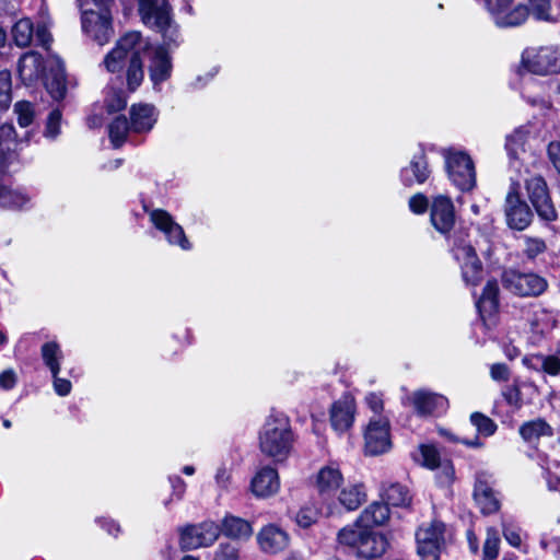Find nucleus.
Instances as JSON below:
<instances>
[{
    "mask_svg": "<svg viewBox=\"0 0 560 560\" xmlns=\"http://www.w3.org/2000/svg\"><path fill=\"white\" fill-rule=\"evenodd\" d=\"M15 130L12 125L5 124L0 127V152L5 153L14 150Z\"/></svg>",
    "mask_w": 560,
    "mask_h": 560,
    "instance_id": "49530a36",
    "label": "nucleus"
},
{
    "mask_svg": "<svg viewBox=\"0 0 560 560\" xmlns=\"http://www.w3.org/2000/svg\"><path fill=\"white\" fill-rule=\"evenodd\" d=\"M392 447L390 425L387 417H372L364 431V450L369 455H380Z\"/></svg>",
    "mask_w": 560,
    "mask_h": 560,
    "instance_id": "9b49d317",
    "label": "nucleus"
},
{
    "mask_svg": "<svg viewBox=\"0 0 560 560\" xmlns=\"http://www.w3.org/2000/svg\"><path fill=\"white\" fill-rule=\"evenodd\" d=\"M16 384V374L12 369L5 370L0 374V387L2 389H11Z\"/></svg>",
    "mask_w": 560,
    "mask_h": 560,
    "instance_id": "69168bd1",
    "label": "nucleus"
},
{
    "mask_svg": "<svg viewBox=\"0 0 560 560\" xmlns=\"http://www.w3.org/2000/svg\"><path fill=\"white\" fill-rule=\"evenodd\" d=\"M338 541L351 548L358 557L366 559L383 555L387 545L385 537L360 522V517L339 530Z\"/></svg>",
    "mask_w": 560,
    "mask_h": 560,
    "instance_id": "7ed1b4c3",
    "label": "nucleus"
},
{
    "mask_svg": "<svg viewBox=\"0 0 560 560\" xmlns=\"http://www.w3.org/2000/svg\"><path fill=\"white\" fill-rule=\"evenodd\" d=\"M48 68V60L45 61L42 55L33 50L23 54L18 62V73L25 85L43 81Z\"/></svg>",
    "mask_w": 560,
    "mask_h": 560,
    "instance_id": "aec40b11",
    "label": "nucleus"
},
{
    "mask_svg": "<svg viewBox=\"0 0 560 560\" xmlns=\"http://www.w3.org/2000/svg\"><path fill=\"white\" fill-rule=\"evenodd\" d=\"M139 12L145 25L162 33L166 45L177 43L178 31L173 23L167 0H139Z\"/></svg>",
    "mask_w": 560,
    "mask_h": 560,
    "instance_id": "20e7f679",
    "label": "nucleus"
},
{
    "mask_svg": "<svg viewBox=\"0 0 560 560\" xmlns=\"http://www.w3.org/2000/svg\"><path fill=\"white\" fill-rule=\"evenodd\" d=\"M170 482L173 490V497L176 498V500H182L184 497V493L186 491V483L185 481L178 477V476H171Z\"/></svg>",
    "mask_w": 560,
    "mask_h": 560,
    "instance_id": "774afa93",
    "label": "nucleus"
},
{
    "mask_svg": "<svg viewBox=\"0 0 560 560\" xmlns=\"http://www.w3.org/2000/svg\"><path fill=\"white\" fill-rule=\"evenodd\" d=\"M520 435L527 443H535L540 438H550L553 435V429L542 418H536L524 422L518 429Z\"/></svg>",
    "mask_w": 560,
    "mask_h": 560,
    "instance_id": "2f4dec72",
    "label": "nucleus"
},
{
    "mask_svg": "<svg viewBox=\"0 0 560 560\" xmlns=\"http://www.w3.org/2000/svg\"><path fill=\"white\" fill-rule=\"evenodd\" d=\"M510 369L504 363H494L490 368V376L497 382H506L510 378Z\"/></svg>",
    "mask_w": 560,
    "mask_h": 560,
    "instance_id": "bf43d9fd",
    "label": "nucleus"
},
{
    "mask_svg": "<svg viewBox=\"0 0 560 560\" xmlns=\"http://www.w3.org/2000/svg\"><path fill=\"white\" fill-rule=\"evenodd\" d=\"M551 0H529L533 15L538 20L551 21L550 4Z\"/></svg>",
    "mask_w": 560,
    "mask_h": 560,
    "instance_id": "8fccbe9b",
    "label": "nucleus"
},
{
    "mask_svg": "<svg viewBox=\"0 0 560 560\" xmlns=\"http://www.w3.org/2000/svg\"><path fill=\"white\" fill-rule=\"evenodd\" d=\"M436 469H439L436 478L442 486H448L453 482L455 469L450 460H443Z\"/></svg>",
    "mask_w": 560,
    "mask_h": 560,
    "instance_id": "603ef678",
    "label": "nucleus"
},
{
    "mask_svg": "<svg viewBox=\"0 0 560 560\" xmlns=\"http://www.w3.org/2000/svg\"><path fill=\"white\" fill-rule=\"evenodd\" d=\"M31 200L30 195L21 188L0 183V206L9 209H21Z\"/></svg>",
    "mask_w": 560,
    "mask_h": 560,
    "instance_id": "72a5a7b5",
    "label": "nucleus"
},
{
    "mask_svg": "<svg viewBox=\"0 0 560 560\" xmlns=\"http://www.w3.org/2000/svg\"><path fill=\"white\" fill-rule=\"evenodd\" d=\"M513 0H486V7L494 23L500 27H514L523 24L528 16L526 5L517 3L506 12V5H512Z\"/></svg>",
    "mask_w": 560,
    "mask_h": 560,
    "instance_id": "4468645a",
    "label": "nucleus"
},
{
    "mask_svg": "<svg viewBox=\"0 0 560 560\" xmlns=\"http://www.w3.org/2000/svg\"><path fill=\"white\" fill-rule=\"evenodd\" d=\"M220 535V527L214 522L207 521L199 525H188L180 530L179 544L182 549H196L212 545Z\"/></svg>",
    "mask_w": 560,
    "mask_h": 560,
    "instance_id": "ddd939ff",
    "label": "nucleus"
},
{
    "mask_svg": "<svg viewBox=\"0 0 560 560\" xmlns=\"http://www.w3.org/2000/svg\"><path fill=\"white\" fill-rule=\"evenodd\" d=\"M257 540L262 551L277 553L289 545V535L282 528L269 524L258 533Z\"/></svg>",
    "mask_w": 560,
    "mask_h": 560,
    "instance_id": "c85d7f7f",
    "label": "nucleus"
},
{
    "mask_svg": "<svg viewBox=\"0 0 560 560\" xmlns=\"http://www.w3.org/2000/svg\"><path fill=\"white\" fill-rule=\"evenodd\" d=\"M318 513L312 508H303L296 514V523L303 528L310 527L317 520Z\"/></svg>",
    "mask_w": 560,
    "mask_h": 560,
    "instance_id": "5fc2aeb1",
    "label": "nucleus"
},
{
    "mask_svg": "<svg viewBox=\"0 0 560 560\" xmlns=\"http://www.w3.org/2000/svg\"><path fill=\"white\" fill-rule=\"evenodd\" d=\"M428 205V198L422 194H416L409 199V209L416 214L424 213Z\"/></svg>",
    "mask_w": 560,
    "mask_h": 560,
    "instance_id": "13d9d810",
    "label": "nucleus"
},
{
    "mask_svg": "<svg viewBox=\"0 0 560 560\" xmlns=\"http://www.w3.org/2000/svg\"><path fill=\"white\" fill-rule=\"evenodd\" d=\"M14 112L18 116V122L21 127H28L34 119V109L28 102H18L14 106Z\"/></svg>",
    "mask_w": 560,
    "mask_h": 560,
    "instance_id": "a18cd8bd",
    "label": "nucleus"
},
{
    "mask_svg": "<svg viewBox=\"0 0 560 560\" xmlns=\"http://www.w3.org/2000/svg\"><path fill=\"white\" fill-rule=\"evenodd\" d=\"M149 50V43L138 32L121 36L115 47L105 56L103 65L110 73L125 71L130 92L136 91L143 81L142 56Z\"/></svg>",
    "mask_w": 560,
    "mask_h": 560,
    "instance_id": "f257e3e1",
    "label": "nucleus"
},
{
    "mask_svg": "<svg viewBox=\"0 0 560 560\" xmlns=\"http://www.w3.org/2000/svg\"><path fill=\"white\" fill-rule=\"evenodd\" d=\"M104 104L108 113H115L126 107L127 100L121 91L107 88L105 91Z\"/></svg>",
    "mask_w": 560,
    "mask_h": 560,
    "instance_id": "37998d69",
    "label": "nucleus"
},
{
    "mask_svg": "<svg viewBox=\"0 0 560 560\" xmlns=\"http://www.w3.org/2000/svg\"><path fill=\"white\" fill-rule=\"evenodd\" d=\"M518 189V184L511 185L505 199V215L510 228L522 231L529 225L533 214L527 203L520 199Z\"/></svg>",
    "mask_w": 560,
    "mask_h": 560,
    "instance_id": "a211bd4d",
    "label": "nucleus"
},
{
    "mask_svg": "<svg viewBox=\"0 0 560 560\" xmlns=\"http://www.w3.org/2000/svg\"><path fill=\"white\" fill-rule=\"evenodd\" d=\"M477 308L479 311V314L483 320L487 319V317H491L498 310L499 302L493 301H486L482 299H479L477 301Z\"/></svg>",
    "mask_w": 560,
    "mask_h": 560,
    "instance_id": "052dcab7",
    "label": "nucleus"
},
{
    "mask_svg": "<svg viewBox=\"0 0 560 560\" xmlns=\"http://www.w3.org/2000/svg\"><path fill=\"white\" fill-rule=\"evenodd\" d=\"M430 220L436 231L448 233L455 224V211L451 198L436 196L431 205Z\"/></svg>",
    "mask_w": 560,
    "mask_h": 560,
    "instance_id": "4be33fe9",
    "label": "nucleus"
},
{
    "mask_svg": "<svg viewBox=\"0 0 560 560\" xmlns=\"http://www.w3.org/2000/svg\"><path fill=\"white\" fill-rule=\"evenodd\" d=\"M431 174L425 153L420 150L413 154L409 164L401 168L400 179L407 187L427 182Z\"/></svg>",
    "mask_w": 560,
    "mask_h": 560,
    "instance_id": "b1692460",
    "label": "nucleus"
},
{
    "mask_svg": "<svg viewBox=\"0 0 560 560\" xmlns=\"http://www.w3.org/2000/svg\"><path fill=\"white\" fill-rule=\"evenodd\" d=\"M470 422L476 428L477 432L483 436L493 435L498 429L497 423L481 412H472L470 415Z\"/></svg>",
    "mask_w": 560,
    "mask_h": 560,
    "instance_id": "a19ab883",
    "label": "nucleus"
},
{
    "mask_svg": "<svg viewBox=\"0 0 560 560\" xmlns=\"http://www.w3.org/2000/svg\"><path fill=\"white\" fill-rule=\"evenodd\" d=\"M503 535L506 541L513 547H520L522 544V538L520 535V530L516 527H511L503 525Z\"/></svg>",
    "mask_w": 560,
    "mask_h": 560,
    "instance_id": "e2e57ef3",
    "label": "nucleus"
},
{
    "mask_svg": "<svg viewBox=\"0 0 560 560\" xmlns=\"http://www.w3.org/2000/svg\"><path fill=\"white\" fill-rule=\"evenodd\" d=\"M445 526L441 522H432L419 527L416 533L417 551L421 560H439L445 545Z\"/></svg>",
    "mask_w": 560,
    "mask_h": 560,
    "instance_id": "0eeeda50",
    "label": "nucleus"
},
{
    "mask_svg": "<svg viewBox=\"0 0 560 560\" xmlns=\"http://www.w3.org/2000/svg\"><path fill=\"white\" fill-rule=\"evenodd\" d=\"M97 10L89 9L82 13V28L101 46L109 42L114 34L112 13L108 8L110 1L94 0Z\"/></svg>",
    "mask_w": 560,
    "mask_h": 560,
    "instance_id": "39448f33",
    "label": "nucleus"
},
{
    "mask_svg": "<svg viewBox=\"0 0 560 560\" xmlns=\"http://www.w3.org/2000/svg\"><path fill=\"white\" fill-rule=\"evenodd\" d=\"M345 483L343 475L336 463L323 466L315 475L314 486L323 500L335 498L337 491Z\"/></svg>",
    "mask_w": 560,
    "mask_h": 560,
    "instance_id": "6ab92c4d",
    "label": "nucleus"
},
{
    "mask_svg": "<svg viewBox=\"0 0 560 560\" xmlns=\"http://www.w3.org/2000/svg\"><path fill=\"white\" fill-rule=\"evenodd\" d=\"M408 401L419 416H434L446 410L447 399L428 390H417L408 397Z\"/></svg>",
    "mask_w": 560,
    "mask_h": 560,
    "instance_id": "5701e85b",
    "label": "nucleus"
},
{
    "mask_svg": "<svg viewBox=\"0 0 560 560\" xmlns=\"http://www.w3.org/2000/svg\"><path fill=\"white\" fill-rule=\"evenodd\" d=\"M545 249H546V244L542 240H539V238H526L525 240L524 253L528 258H530V259L536 258L539 254L544 253Z\"/></svg>",
    "mask_w": 560,
    "mask_h": 560,
    "instance_id": "864d4df0",
    "label": "nucleus"
},
{
    "mask_svg": "<svg viewBox=\"0 0 560 560\" xmlns=\"http://www.w3.org/2000/svg\"><path fill=\"white\" fill-rule=\"evenodd\" d=\"M500 538L497 529L488 528L483 544V560H494L499 553Z\"/></svg>",
    "mask_w": 560,
    "mask_h": 560,
    "instance_id": "c03bdc74",
    "label": "nucleus"
},
{
    "mask_svg": "<svg viewBox=\"0 0 560 560\" xmlns=\"http://www.w3.org/2000/svg\"><path fill=\"white\" fill-rule=\"evenodd\" d=\"M528 135L529 131L527 128L520 127L506 137L505 149L515 167L516 163H518L526 151Z\"/></svg>",
    "mask_w": 560,
    "mask_h": 560,
    "instance_id": "473e14b6",
    "label": "nucleus"
},
{
    "mask_svg": "<svg viewBox=\"0 0 560 560\" xmlns=\"http://www.w3.org/2000/svg\"><path fill=\"white\" fill-rule=\"evenodd\" d=\"M357 404L355 399L349 395H342L334 401L329 408V422L331 428L338 434L348 432L355 420Z\"/></svg>",
    "mask_w": 560,
    "mask_h": 560,
    "instance_id": "f3484780",
    "label": "nucleus"
},
{
    "mask_svg": "<svg viewBox=\"0 0 560 560\" xmlns=\"http://www.w3.org/2000/svg\"><path fill=\"white\" fill-rule=\"evenodd\" d=\"M490 478L487 472L477 474L474 488V500L485 515L498 512L501 506L500 499L490 485Z\"/></svg>",
    "mask_w": 560,
    "mask_h": 560,
    "instance_id": "412c9836",
    "label": "nucleus"
},
{
    "mask_svg": "<svg viewBox=\"0 0 560 560\" xmlns=\"http://www.w3.org/2000/svg\"><path fill=\"white\" fill-rule=\"evenodd\" d=\"M453 256L460 266L463 280L477 285L482 279V264L469 242L459 240L453 246Z\"/></svg>",
    "mask_w": 560,
    "mask_h": 560,
    "instance_id": "f8f14e48",
    "label": "nucleus"
},
{
    "mask_svg": "<svg viewBox=\"0 0 560 560\" xmlns=\"http://www.w3.org/2000/svg\"><path fill=\"white\" fill-rule=\"evenodd\" d=\"M548 156L555 168L560 173V142L552 141L548 145Z\"/></svg>",
    "mask_w": 560,
    "mask_h": 560,
    "instance_id": "338daca9",
    "label": "nucleus"
},
{
    "mask_svg": "<svg viewBox=\"0 0 560 560\" xmlns=\"http://www.w3.org/2000/svg\"><path fill=\"white\" fill-rule=\"evenodd\" d=\"M51 22L48 18H43L36 23V31L34 32V24L30 19L19 20L12 27V37L16 46L27 47L31 45L33 37H36L38 45L48 49L52 36L50 33Z\"/></svg>",
    "mask_w": 560,
    "mask_h": 560,
    "instance_id": "1a4fd4ad",
    "label": "nucleus"
},
{
    "mask_svg": "<svg viewBox=\"0 0 560 560\" xmlns=\"http://www.w3.org/2000/svg\"><path fill=\"white\" fill-rule=\"evenodd\" d=\"M172 61L168 51L163 46L155 47L150 56L149 74L154 86L171 77Z\"/></svg>",
    "mask_w": 560,
    "mask_h": 560,
    "instance_id": "cd10ccee",
    "label": "nucleus"
},
{
    "mask_svg": "<svg viewBox=\"0 0 560 560\" xmlns=\"http://www.w3.org/2000/svg\"><path fill=\"white\" fill-rule=\"evenodd\" d=\"M130 130V121L128 122L125 116L116 117L108 126V136L114 148H120Z\"/></svg>",
    "mask_w": 560,
    "mask_h": 560,
    "instance_id": "58836bf2",
    "label": "nucleus"
},
{
    "mask_svg": "<svg viewBox=\"0 0 560 560\" xmlns=\"http://www.w3.org/2000/svg\"><path fill=\"white\" fill-rule=\"evenodd\" d=\"M150 221L161 231L171 245H177L183 250H189L191 244L185 235L184 229L165 210L154 209L150 212Z\"/></svg>",
    "mask_w": 560,
    "mask_h": 560,
    "instance_id": "2eb2a0df",
    "label": "nucleus"
},
{
    "mask_svg": "<svg viewBox=\"0 0 560 560\" xmlns=\"http://www.w3.org/2000/svg\"><path fill=\"white\" fill-rule=\"evenodd\" d=\"M522 69L540 75L560 71V49L555 47L526 49L522 55Z\"/></svg>",
    "mask_w": 560,
    "mask_h": 560,
    "instance_id": "6e6552de",
    "label": "nucleus"
},
{
    "mask_svg": "<svg viewBox=\"0 0 560 560\" xmlns=\"http://www.w3.org/2000/svg\"><path fill=\"white\" fill-rule=\"evenodd\" d=\"M443 155L452 183L463 191L471 190L476 186V171L471 158L455 149L444 150Z\"/></svg>",
    "mask_w": 560,
    "mask_h": 560,
    "instance_id": "423d86ee",
    "label": "nucleus"
},
{
    "mask_svg": "<svg viewBox=\"0 0 560 560\" xmlns=\"http://www.w3.org/2000/svg\"><path fill=\"white\" fill-rule=\"evenodd\" d=\"M503 397L508 405L515 408H521L523 402L522 393L516 384L506 387L503 392Z\"/></svg>",
    "mask_w": 560,
    "mask_h": 560,
    "instance_id": "6e6d98bb",
    "label": "nucleus"
},
{
    "mask_svg": "<svg viewBox=\"0 0 560 560\" xmlns=\"http://www.w3.org/2000/svg\"><path fill=\"white\" fill-rule=\"evenodd\" d=\"M365 402L371 411L375 413L374 417H383L381 413L384 409V401L380 394L370 393L365 396Z\"/></svg>",
    "mask_w": 560,
    "mask_h": 560,
    "instance_id": "4d7b16f0",
    "label": "nucleus"
},
{
    "mask_svg": "<svg viewBox=\"0 0 560 560\" xmlns=\"http://www.w3.org/2000/svg\"><path fill=\"white\" fill-rule=\"evenodd\" d=\"M258 441L264 455L276 462L285 460L294 444L289 418L282 413L270 415L259 431Z\"/></svg>",
    "mask_w": 560,
    "mask_h": 560,
    "instance_id": "f03ea898",
    "label": "nucleus"
},
{
    "mask_svg": "<svg viewBox=\"0 0 560 560\" xmlns=\"http://www.w3.org/2000/svg\"><path fill=\"white\" fill-rule=\"evenodd\" d=\"M11 102V73L0 71V108H5Z\"/></svg>",
    "mask_w": 560,
    "mask_h": 560,
    "instance_id": "de8ad7c7",
    "label": "nucleus"
},
{
    "mask_svg": "<svg viewBox=\"0 0 560 560\" xmlns=\"http://www.w3.org/2000/svg\"><path fill=\"white\" fill-rule=\"evenodd\" d=\"M498 295H499V285H498L497 281L492 280V281L487 282L480 299L486 300V301L499 302Z\"/></svg>",
    "mask_w": 560,
    "mask_h": 560,
    "instance_id": "0e129e2a",
    "label": "nucleus"
},
{
    "mask_svg": "<svg viewBox=\"0 0 560 560\" xmlns=\"http://www.w3.org/2000/svg\"><path fill=\"white\" fill-rule=\"evenodd\" d=\"M220 533L232 539L246 540L252 536L253 527L246 520L229 514L222 521Z\"/></svg>",
    "mask_w": 560,
    "mask_h": 560,
    "instance_id": "c756f323",
    "label": "nucleus"
},
{
    "mask_svg": "<svg viewBox=\"0 0 560 560\" xmlns=\"http://www.w3.org/2000/svg\"><path fill=\"white\" fill-rule=\"evenodd\" d=\"M252 491L257 498H268L280 489L278 471L269 466L262 467L252 479Z\"/></svg>",
    "mask_w": 560,
    "mask_h": 560,
    "instance_id": "bb28decb",
    "label": "nucleus"
},
{
    "mask_svg": "<svg viewBox=\"0 0 560 560\" xmlns=\"http://www.w3.org/2000/svg\"><path fill=\"white\" fill-rule=\"evenodd\" d=\"M526 188L528 198L537 214L546 221L556 220L557 212L549 196L545 179L541 176H534L526 180Z\"/></svg>",
    "mask_w": 560,
    "mask_h": 560,
    "instance_id": "dca6fc26",
    "label": "nucleus"
},
{
    "mask_svg": "<svg viewBox=\"0 0 560 560\" xmlns=\"http://www.w3.org/2000/svg\"><path fill=\"white\" fill-rule=\"evenodd\" d=\"M337 500L347 511H354L366 500V492L362 483H349L339 489Z\"/></svg>",
    "mask_w": 560,
    "mask_h": 560,
    "instance_id": "7c9ffc66",
    "label": "nucleus"
},
{
    "mask_svg": "<svg viewBox=\"0 0 560 560\" xmlns=\"http://www.w3.org/2000/svg\"><path fill=\"white\" fill-rule=\"evenodd\" d=\"M51 376L56 394L61 397L69 395L72 389L71 382L69 380L59 377L58 374H51Z\"/></svg>",
    "mask_w": 560,
    "mask_h": 560,
    "instance_id": "680f3d73",
    "label": "nucleus"
},
{
    "mask_svg": "<svg viewBox=\"0 0 560 560\" xmlns=\"http://www.w3.org/2000/svg\"><path fill=\"white\" fill-rule=\"evenodd\" d=\"M40 354L44 364L50 373L55 375L59 374L61 361L63 359V353L59 343L56 341L45 342L40 348Z\"/></svg>",
    "mask_w": 560,
    "mask_h": 560,
    "instance_id": "4c0bfd02",
    "label": "nucleus"
},
{
    "mask_svg": "<svg viewBox=\"0 0 560 560\" xmlns=\"http://www.w3.org/2000/svg\"><path fill=\"white\" fill-rule=\"evenodd\" d=\"M502 283L505 289L520 296H538L548 287L545 278L536 273H522L516 270L504 271Z\"/></svg>",
    "mask_w": 560,
    "mask_h": 560,
    "instance_id": "9d476101",
    "label": "nucleus"
},
{
    "mask_svg": "<svg viewBox=\"0 0 560 560\" xmlns=\"http://www.w3.org/2000/svg\"><path fill=\"white\" fill-rule=\"evenodd\" d=\"M523 364L529 369L541 370L551 376L560 375V359L557 355L537 354L534 358L525 357Z\"/></svg>",
    "mask_w": 560,
    "mask_h": 560,
    "instance_id": "c9c22d12",
    "label": "nucleus"
},
{
    "mask_svg": "<svg viewBox=\"0 0 560 560\" xmlns=\"http://www.w3.org/2000/svg\"><path fill=\"white\" fill-rule=\"evenodd\" d=\"M44 82L48 93L55 100H61L66 95V73L62 61L57 57L48 59Z\"/></svg>",
    "mask_w": 560,
    "mask_h": 560,
    "instance_id": "a878e982",
    "label": "nucleus"
},
{
    "mask_svg": "<svg viewBox=\"0 0 560 560\" xmlns=\"http://www.w3.org/2000/svg\"><path fill=\"white\" fill-rule=\"evenodd\" d=\"M61 113L58 109H54L46 122L45 137L55 139L60 132Z\"/></svg>",
    "mask_w": 560,
    "mask_h": 560,
    "instance_id": "3c124183",
    "label": "nucleus"
},
{
    "mask_svg": "<svg viewBox=\"0 0 560 560\" xmlns=\"http://www.w3.org/2000/svg\"><path fill=\"white\" fill-rule=\"evenodd\" d=\"M360 522L371 529L373 526L384 525L389 518V508L384 502H373L360 514Z\"/></svg>",
    "mask_w": 560,
    "mask_h": 560,
    "instance_id": "f704fd0d",
    "label": "nucleus"
},
{
    "mask_svg": "<svg viewBox=\"0 0 560 560\" xmlns=\"http://www.w3.org/2000/svg\"><path fill=\"white\" fill-rule=\"evenodd\" d=\"M130 130L135 133L150 132L158 121L159 113L153 105L133 104L129 110Z\"/></svg>",
    "mask_w": 560,
    "mask_h": 560,
    "instance_id": "393cba45",
    "label": "nucleus"
},
{
    "mask_svg": "<svg viewBox=\"0 0 560 560\" xmlns=\"http://www.w3.org/2000/svg\"><path fill=\"white\" fill-rule=\"evenodd\" d=\"M382 498L387 506L407 508L411 503L408 488L400 483H392L384 488Z\"/></svg>",
    "mask_w": 560,
    "mask_h": 560,
    "instance_id": "e433bc0d",
    "label": "nucleus"
},
{
    "mask_svg": "<svg viewBox=\"0 0 560 560\" xmlns=\"http://www.w3.org/2000/svg\"><path fill=\"white\" fill-rule=\"evenodd\" d=\"M417 460L429 469H436L443 462L441 460L439 451L433 445H421Z\"/></svg>",
    "mask_w": 560,
    "mask_h": 560,
    "instance_id": "79ce46f5",
    "label": "nucleus"
},
{
    "mask_svg": "<svg viewBox=\"0 0 560 560\" xmlns=\"http://www.w3.org/2000/svg\"><path fill=\"white\" fill-rule=\"evenodd\" d=\"M529 324L535 334L545 335L555 327L556 319L546 310L538 308L533 312Z\"/></svg>",
    "mask_w": 560,
    "mask_h": 560,
    "instance_id": "ea45409f",
    "label": "nucleus"
},
{
    "mask_svg": "<svg viewBox=\"0 0 560 560\" xmlns=\"http://www.w3.org/2000/svg\"><path fill=\"white\" fill-rule=\"evenodd\" d=\"M238 547L232 542L220 544L217 548L213 560H237Z\"/></svg>",
    "mask_w": 560,
    "mask_h": 560,
    "instance_id": "09e8293b",
    "label": "nucleus"
}]
</instances>
